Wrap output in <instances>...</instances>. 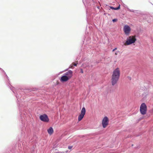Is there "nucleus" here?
Returning <instances> with one entry per match:
<instances>
[{"label": "nucleus", "instance_id": "12", "mask_svg": "<svg viewBox=\"0 0 153 153\" xmlns=\"http://www.w3.org/2000/svg\"><path fill=\"white\" fill-rule=\"evenodd\" d=\"M77 64V62H76V63H74V62L72 63V64L73 65H74L75 66H76Z\"/></svg>", "mask_w": 153, "mask_h": 153}, {"label": "nucleus", "instance_id": "10", "mask_svg": "<svg viewBox=\"0 0 153 153\" xmlns=\"http://www.w3.org/2000/svg\"><path fill=\"white\" fill-rule=\"evenodd\" d=\"M48 133L50 135H51L53 132V130L52 127H50L47 130Z\"/></svg>", "mask_w": 153, "mask_h": 153}, {"label": "nucleus", "instance_id": "13", "mask_svg": "<svg viewBox=\"0 0 153 153\" xmlns=\"http://www.w3.org/2000/svg\"><path fill=\"white\" fill-rule=\"evenodd\" d=\"M72 147H73L72 146H69L68 147V149H71L72 148Z\"/></svg>", "mask_w": 153, "mask_h": 153}, {"label": "nucleus", "instance_id": "14", "mask_svg": "<svg viewBox=\"0 0 153 153\" xmlns=\"http://www.w3.org/2000/svg\"><path fill=\"white\" fill-rule=\"evenodd\" d=\"M112 21L114 22H116L117 21V19H113L112 20Z\"/></svg>", "mask_w": 153, "mask_h": 153}, {"label": "nucleus", "instance_id": "18", "mask_svg": "<svg viewBox=\"0 0 153 153\" xmlns=\"http://www.w3.org/2000/svg\"><path fill=\"white\" fill-rule=\"evenodd\" d=\"M73 67V65H70V68H72Z\"/></svg>", "mask_w": 153, "mask_h": 153}, {"label": "nucleus", "instance_id": "4", "mask_svg": "<svg viewBox=\"0 0 153 153\" xmlns=\"http://www.w3.org/2000/svg\"><path fill=\"white\" fill-rule=\"evenodd\" d=\"M123 30L125 34L126 35H128L131 31V29L130 27L127 25L124 26Z\"/></svg>", "mask_w": 153, "mask_h": 153}, {"label": "nucleus", "instance_id": "5", "mask_svg": "<svg viewBox=\"0 0 153 153\" xmlns=\"http://www.w3.org/2000/svg\"><path fill=\"white\" fill-rule=\"evenodd\" d=\"M109 120L107 117H105L102 119V125L103 128H106L108 125Z\"/></svg>", "mask_w": 153, "mask_h": 153}, {"label": "nucleus", "instance_id": "11", "mask_svg": "<svg viewBox=\"0 0 153 153\" xmlns=\"http://www.w3.org/2000/svg\"><path fill=\"white\" fill-rule=\"evenodd\" d=\"M110 7L112 9L114 10H117L120 9V5L118 7Z\"/></svg>", "mask_w": 153, "mask_h": 153}, {"label": "nucleus", "instance_id": "3", "mask_svg": "<svg viewBox=\"0 0 153 153\" xmlns=\"http://www.w3.org/2000/svg\"><path fill=\"white\" fill-rule=\"evenodd\" d=\"M140 112L142 115L146 114L147 111V107L145 103H142L140 107Z\"/></svg>", "mask_w": 153, "mask_h": 153}, {"label": "nucleus", "instance_id": "17", "mask_svg": "<svg viewBox=\"0 0 153 153\" xmlns=\"http://www.w3.org/2000/svg\"><path fill=\"white\" fill-rule=\"evenodd\" d=\"M115 55H117V52H116V53H115Z\"/></svg>", "mask_w": 153, "mask_h": 153}, {"label": "nucleus", "instance_id": "1", "mask_svg": "<svg viewBox=\"0 0 153 153\" xmlns=\"http://www.w3.org/2000/svg\"><path fill=\"white\" fill-rule=\"evenodd\" d=\"M120 69L119 68L115 69L113 71L111 76V82L112 86L116 85L120 78Z\"/></svg>", "mask_w": 153, "mask_h": 153}, {"label": "nucleus", "instance_id": "16", "mask_svg": "<svg viewBox=\"0 0 153 153\" xmlns=\"http://www.w3.org/2000/svg\"><path fill=\"white\" fill-rule=\"evenodd\" d=\"M117 49V48H115L114 49H113V50H112V52H114V51L115 50H116Z\"/></svg>", "mask_w": 153, "mask_h": 153}, {"label": "nucleus", "instance_id": "2", "mask_svg": "<svg viewBox=\"0 0 153 153\" xmlns=\"http://www.w3.org/2000/svg\"><path fill=\"white\" fill-rule=\"evenodd\" d=\"M136 40L135 36H130L127 39V40L124 45H127L134 43Z\"/></svg>", "mask_w": 153, "mask_h": 153}, {"label": "nucleus", "instance_id": "7", "mask_svg": "<svg viewBox=\"0 0 153 153\" xmlns=\"http://www.w3.org/2000/svg\"><path fill=\"white\" fill-rule=\"evenodd\" d=\"M40 120L44 122H48L49 121V119L48 116L46 114L41 115L39 117Z\"/></svg>", "mask_w": 153, "mask_h": 153}, {"label": "nucleus", "instance_id": "15", "mask_svg": "<svg viewBox=\"0 0 153 153\" xmlns=\"http://www.w3.org/2000/svg\"><path fill=\"white\" fill-rule=\"evenodd\" d=\"M80 72L82 74H83V70L82 69H80Z\"/></svg>", "mask_w": 153, "mask_h": 153}, {"label": "nucleus", "instance_id": "6", "mask_svg": "<svg viewBox=\"0 0 153 153\" xmlns=\"http://www.w3.org/2000/svg\"><path fill=\"white\" fill-rule=\"evenodd\" d=\"M86 112V110L85 107H83L82 108L80 114L78 117V121H81L83 118Z\"/></svg>", "mask_w": 153, "mask_h": 153}, {"label": "nucleus", "instance_id": "8", "mask_svg": "<svg viewBox=\"0 0 153 153\" xmlns=\"http://www.w3.org/2000/svg\"><path fill=\"white\" fill-rule=\"evenodd\" d=\"M73 72L71 70H69L67 72H65L64 75L66 76L67 77L70 79L72 77Z\"/></svg>", "mask_w": 153, "mask_h": 153}, {"label": "nucleus", "instance_id": "9", "mask_svg": "<svg viewBox=\"0 0 153 153\" xmlns=\"http://www.w3.org/2000/svg\"><path fill=\"white\" fill-rule=\"evenodd\" d=\"M69 80V79L64 74L61 77L60 79V81L62 82H66Z\"/></svg>", "mask_w": 153, "mask_h": 153}]
</instances>
